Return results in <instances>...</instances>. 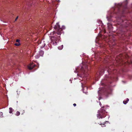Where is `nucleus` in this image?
<instances>
[{"mask_svg": "<svg viewBox=\"0 0 132 132\" xmlns=\"http://www.w3.org/2000/svg\"><path fill=\"white\" fill-rule=\"evenodd\" d=\"M99 91H98V93H99Z\"/></svg>", "mask_w": 132, "mask_h": 132, "instance_id": "nucleus-20", "label": "nucleus"}, {"mask_svg": "<svg viewBox=\"0 0 132 132\" xmlns=\"http://www.w3.org/2000/svg\"><path fill=\"white\" fill-rule=\"evenodd\" d=\"M20 114V113L19 111H17L16 112V115L17 116H18Z\"/></svg>", "mask_w": 132, "mask_h": 132, "instance_id": "nucleus-11", "label": "nucleus"}, {"mask_svg": "<svg viewBox=\"0 0 132 132\" xmlns=\"http://www.w3.org/2000/svg\"><path fill=\"white\" fill-rule=\"evenodd\" d=\"M46 45L45 44L44 42V41L43 40H42L41 43L39 45L41 48H43Z\"/></svg>", "mask_w": 132, "mask_h": 132, "instance_id": "nucleus-4", "label": "nucleus"}, {"mask_svg": "<svg viewBox=\"0 0 132 132\" xmlns=\"http://www.w3.org/2000/svg\"><path fill=\"white\" fill-rule=\"evenodd\" d=\"M44 54V52L43 51H40L39 52V54L41 56H42Z\"/></svg>", "mask_w": 132, "mask_h": 132, "instance_id": "nucleus-6", "label": "nucleus"}, {"mask_svg": "<svg viewBox=\"0 0 132 132\" xmlns=\"http://www.w3.org/2000/svg\"><path fill=\"white\" fill-rule=\"evenodd\" d=\"M63 45H61L59 47H58V48L60 50H61L62 49V48H63Z\"/></svg>", "mask_w": 132, "mask_h": 132, "instance_id": "nucleus-9", "label": "nucleus"}, {"mask_svg": "<svg viewBox=\"0 0 132 132\" xmlns=\"http://www.w3.org/2000/svg\"><path fill=\"white\" fill-rule=\"evenodd\" d=\"M55 29L56 30V33L59 35H61L62 33V29L61 28H60V26L58 23H56V25L54 27Z\"/></svg>", "mask_w": 132, "mask_h": 132, "instance_id": "nucleus-3", "label": "nucleus"}, {"mask_svg": "<svg viewBox=\"0 0 132 132\" xmlns=\"http://www.w3.org/2000/svg\"><path fill=\"white\" fill-rule=\"evenodd\" d=\"M18 16H17V17L16 18V19H15V21H16V20L17 19H18Z\"/></svg>", "mask_w": 132, "mask_h": 132, "instance_id": "nucleus-17", "label": "nucleus"}, {"mask_svg": "<svg viewBox=\"0 0 132 132\" xmlns=\"http://www.w3.org/2000/svg\"><path fill=\"white\" fill-rule=\"evenodd\" d=\"M35 65V64H33L32 63H31L29 65L28 67L29 69L31 70L34 67Z\"/></svg>", "mask_w": 132, "mask_h": 132, "instance_id": "nucleus-5", "label": "nucleus"}, {"mask_svg": "<svg viewBox=\"0 0 132 132\" xmlns=\"http://www.w3.org/2000/svg\"><path fill=\"white\" fill-rule=\"evenodd\" d=\"M20 45V44L19 43H15L14 44V45L16 46H18Z\"/></svg>", "mask_w": 132, "mask_h": 132, "instance_id": "nucleus-10", "label": "nucleus"}, {"mask_svg": "<svg viewBox=\"0 0 132 132\" xmlns=\"http://www.w3.org/2000/svg\"><path fill=\"white\" fill-rule=\"evenodd\" d=\"M106 112L104 110H103V108H102L100 111L98 112V114H97V117L99 119L105 117V114Z\"/></svg>", "mask_w": 132, "mask_h": 132, "instance_id": "nucleus-1", "label": "nucleus"}, {"mask_svg": "<svg viewBox=\"0 0 132 132\" xmlns=\"http://www.w3.org/2000/svg\"><path fill=\"white\" fill-rule=\"evenodd\" d=\"M100 106H101V104L100 102Z\"/></svg>", "mask_w": 132, "mask_h": 132, "instance_id": "nucleus-19", "label": "nucleus"}, {"mask_svg": "<svg viewBox=\"0 0 132 132\" xmlns=\"http://www.w3.org/2000/svg\"><path fill=\"white\" fill-rule=\"evenodd\" d=\"M3 113L1 112H0V117H1V116L3 115Z\"/></svg>", "mask_w": 132, "mask_h": 132, "instance_id": "nucleus-14", "label": "nucleus"}, {"mask_svg": "<svg viewBox=\"0 0 132 132\" xmlns=\"http://www.w3.org/2000/svg\"><path fill=\"white\" fill-rule=\"evenodd\" d=\"M75 72H77V69H76V71H75Z\"/></svg>", "mask_w": 132, "mask_h": 132, "instance_id": "nucleus-18", "label": "nucleus"}, {"mask_svg": "<svg viewBox=\"0 0 132 132\" xmlns=\"http://www.w3.org/2000/svg\"><path fill=\"white\" fill-rule=\"evenodd\" d=\"M19 42L20 40L19 39H17L16 40V42H18V43H19Z\"/></svg>", "mask_w": 132, "mask_h": 132, "instance_id": "nucleus-15", "label": "nucleus"}, {"mask_svg": "<svg viewBox=\"0 0 132 132\" xmlns=\"http://www.w3.org/2000/svg\"><path fill=\"white\" fill-rule=\"evenodd\" d=\"M82 88H83L82 90H83V91H84V88H85L86 89H87V88L86 87H83L82 85Z\"/></svg>", "mask_w": 132, "mask_h": 132, "instance_id": "nucleus-12", "label": "nucleus"}, {"mask_svg": "<svg viewBox=\"0 0 132 132\" xmlns=\"http://www.w3.org/2000/svg\"><path fill=\"white\" fill-rule=\"evenodd\" d=\"M60 36H52L51 37V41L53 43V45H57L58 41L60 40Z\"/></svg>", "mask_w": 132, "mask_h": 132, "instance_id": "nucleus-2", "label": "nucleus"}, {"mask_svg": "<svg viewBox=\"0 0 132 132\" xmlns=\"http://www.w3.org/2000/svg\"><path fill=\"white\" fill-rule=\"evenodd\" d=\"M76 104H75V103H74L73 104V105L74 106H76Z\"/></svg>", "mask_w": 132, "mask_h": 132, "instance_id": "nucleus-16", "label": "nucleus"}, {"mask_svg": "<svg viewBox=\"0 0 132 132\" xmlns=\"http://www.w3.org/2000/svg\"><path fill=\"white\" fill-rule=\"evenodd\" d=\"M39 56L38 55H36L35 56V57L36 59H38V58H39Z\"/></svg>", "mask_w": 132, "mask_h": 132, "instance_id": "nucleus-13", "label": "nucleus"}, {"mask_svg": "<svg viewBox=\"0 0 132 132\" xmlns=\"http://www.w3.org/2000/svg\"><path fill=\"white\" fill-rule=\"evenodd\" d=\"M13 112V109L11 108H9V113H12Z\"/></svg>", "mask_w": 132, "mask_h": 132, "instance_id": "nucleus-8", "label": "nucleus"}, {"mask_svg": "<svg viewBox=\"0 0 132 132\" xmlns=\"http://www.w3.org/2000/svg\"><path fill=\"white\" fill-rule=\"evenodd\" d=\"M129 101V99L128 98H127L126 99V101L124 100L123 101V103L124 104H126L128 103V102Z\"/></svg>", "mask_w": 132, "mask_h": 132, "instance_id": "nucleus-7", "label": "nucleus"}]
</instances>
